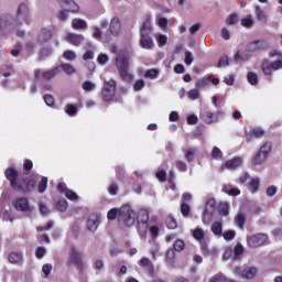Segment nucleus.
<instances>
[{
  "instance_id": "2",
  "label": "nucleus",
  "mask_w": 282,
  "mask_h": 282,
  "mask_svg": "<svg viewBox=\"0 0 282 282\" xmlns=\"http://www.w3.org/2000/svg\"><path fill=\"white\" fill-rule=\"evenodd\" d=\"M4 175L7 180H9L10 185L14 191H22L23 193H28V191H31L36 186V181L31 180L29 181L26 187H24L21 182H19V173L12 167H8L4 172Z\"/></svg>"
},
{
  "instance_id": "57",
  "label": "nucleus",
  "mask_w": 282,
  "mask_h": 282,
  "mask_svg": "<svg viewBox=\"0 0 282 282\" xmlns=\"http://www.w3.org/2000/svg\"><path fill=\"white\" fill-rule=\"evenodd\" d=\"M205 87H208V83L206 82V79L200 78L198 80H196L195 83V88L199 91V89H204Z\"/></svg>"
},
{
  "instance_id": "4",
  "label": "nucleus",
  "mask_w": 282,
  "mask_h": 282,
  "mask_svg": "<svg viewBox=\"0 0 282 282\" xmlns=\"http://www.w3.org/2000/svg\"><path fill=\"white\" fill-rule=\"evenodd\" d=\"M118 221L120 226L124 228H131V226H135V212L131 208L130 205H122L119 208V217Z\"/></svg>"
},
{
  "instance_id": "59",
  "label": "nucleus",
  "mask_w": 282,
  "mask_h": 282,
  "mask_svg": "<svg viewBox=\"0 0 282 282\" xmlns=\"http://www.w3.org/2000/svg\"><path fill=\"white\" fill-rule=\"evenodd\" d=\"M52 264H50V263H46V264H44L43 267H42V272H43V274H44V278L45 279H47V276L50 275V274H52Z\"/></svg>"
},
{
  "instance_id": "61",
  "label": "nucleus",
  "mask_w": 282,
  "mask_h": 282,
  "mask_svg": "<svg viewBox=\"0 0 282 282\" xmlns=\"http://www.w3.org/2000/svg\"><path fill=\"white\" fill-rule=\"evenodd\" d=\"M97 63H99V65H107V63H109V56L107 54H100L97 57Z\"/></svg>"
},
{
  "instance_id": "54",
  "label": "nucleus",
  "mask_w": 282,
  "mask_h": 282,
  "mask_svg": "<svg viewBox=\"0 0 282 282\" xmlns=\"http://www.w3.org/2000/svg\"><path fill=\"white\" fill-rule=\"evenodd\" d=\"M144 79H138L134 82L133 89L134 91H142L144 89Z\"/></svg>"
},
{
  "instance_id": "47",
  "label": "nucleus",
  "mask_w": 282,
  "mask_h": 282,
  "mask_svg": "<svg viewBox=\"0 0 282 282\" xmlns=\"http://www.w3.org/2000/svg\"><path fill=\"white\" fill-rule=\"evenodd\" d=\"M64 110L68 116H76L78 113V109L75 108L74 105H66Z\"/></svg>"
},
{
  "instance_id": "40",
  "label": "nucleus",
  "mask_w": 282,
  "mask_h": 282,
  "mask_svg": "<svg viewBox=\"0 0 282 282\" xmlns=\"http://www.w3.org/2000/svg\"><path fill=\"white\" fill-rule=\"evenodd\" d=\"M186 96L189 98V100H199L200 94L199 90L195 87L194 89L187 91Z\"/></svg>"
},
{
  "instance_id": "37",
  "label": "nucleus",
  "mask_w": 282,
  "mask_h": 282,
  "mask_svg": "<svg viewBox=\"0 0 282 282\" xmlns=\"http://www.w3.org/2000/svg\"><path fill=\"white\" fill-rule=\"evenodd\" d=\"M104 89H107L108 91H112V94H116V80H105L104 82Z\"/></svg>"
},
{
  "instance_id": "34",
  "label": "nucleus",
  "mask_w": 282,
  "mask_h": 282,
  "mask_svg": "<svg viewBox=\"0 0 282 282\" xmlns=\"http://www.w3.org/2000/svg\"><path fill=\"white\" fill-rule=\"evenodd\" d=\"M0 217L4 221H14V218L12 217V215H10V212L8 209H4L3 207H0Z\"/></svg>"
},
{
  "instance_id": "8",
  "label": "nucleus",
  "mask_w": 282,
  "mask_h": 282,
  "mask_svg": "<svg viewBox=\"0 0 282 282\" xmlns=\"http://www.w3.org/2000/svg\"><path fill=\"white\" fill-rule=\"evenodd\" d=\"M270 151H272V143L265 142L258 153L253 156V164H257L258 166H261L265 164V161L268 160V155H270Z\"/></svg>"
},
{
  "instance_id": "26",
  "label": "nucleus",
  "mask_w": 282,
  "mask_h": 282,
  "mask_svg": "<svg viewBox=\"0 0 282 282\" xmlns=\"http://www.w3.org/2000/svg\"><path fill=\"white\" fill-rule=\"evenodd\" d=\"M212 232L215 235V237H223L224 234V224L219 221H215L212 227Z\"/></svg>"
},
{
  "instance_id": "43",
  "label": "nucleus",
  "mask_w": 282,
  "mask_h": 282,
  "mask_svg": "<svg viewBox=\"0 0 282 282\" xmlns=\"http://www.w3.org/2000/svg\"><path fill=\"white\" fill-rule=\"evenodd\" d=\"M232 252L234 259H238L239 257H241V254H243V246H241V243H237Z\"/></svg>"
},
{
  "instance_id": "45",
  "label": "nucleus",
  "mask_w": 282,
  "mask_h": 282,
  "mask_svg": "<svg viewBox=\"0 0 282 282\" xmlns=\"http://www.w3.org/2000/svg\"><path fill=\"white\" fill-rule=\"evenodd\" d=\"M165 259L169 265H173V261L175 259V251H173L172 249H169L165 253Z\"/></svg>"
},
{
  "instance_id": "27",
  "label": "nucleus",
  "mask_w": 282,
  "mask_h": 282,
  "mask_svg": "<svg viewBox=\"0 0 282 282\" xmlns=\"http://www.w3.org/2000/svg\"><path fill=\"white\" fill-rule=\"evenodd\" d=\"M139 265L141 268H144L145 270H149V272H153V262L151 261V259L149 258H142L140 261H139Z\"/></svg>"
},
{
  "instance_id": "48",
  "label": "nucleus",
  "mask_w": 282,
  "mask_h": 282,
  "mask_svg": "<svg viewBox=\"0 0 282 282\" xmlns=\"http://www.w3.org/2000/svg\"><path fill=\"white\" fill-rule=\"evenodd\" d=\"M39 210L43 217H47V215H50V208H47V205L45 203L39 204Z\"/></svg>"
},
{
  "instance_id": "58",
  "label": "nucleus",
  "mask_w": 282,
  "mask_h": 282,
  "mask_svg": "<svg viewBox=\"0 0 282 282\" xmlns=\"http://www.w3.org/2000/svg\"><path fill=\"white\" fill-rule=\"evenodd\" d=\"M237 21H239V15L237 14H230L227 19H226V23L227 25H235V23H237Z\"/></svg>"
},
{
  "instance_id": "31",
  "label": "nucleus",
  "mask_w": 282,
  "mask_h": 282,
  "mask_svg": "<svg viewBox=\"0 0 282 282\" xmlns=\"http://www.w3.org/2000/svg\"><path fill=\"white\" fill-rule=\"evenodd\" d=\"M160 76V70L158 68H150L145 70L144 77L150 80H155Z\"/></svg>"
},
{
  "instance_id": "1",
  "label": "nucleus",
  "mask_w": 282,
  "mask_h": 282,
  "mask_svg": "<svg viewBox=\"0 0 282 282\" xmlns=\"http://www.w3.org/2000/svg\"><path fill=\"white\" fill-rule=\"evenodd\" d=\"M115 63L121 78H123L124 80H133V75L131 74V72H129V65L131 64L130 52H117Z\"/></svg>"
},
{
  "instance_id": "23",
  "label": "nucleus",
  "mask_w": 282,
  "mask_h": 282,
  "mask_svg": "<svg viewBox=\"0 0 282 282\" xmlns=\"http://www.w3.org/2000/svg\"><path fill=\"white\" fill-rule=\"evenodd\" d=\"M52 39V30L50 29H42L37 34V41L39 43H47Z\"/></svg>"
},
{
  "instance_id": "38",
  "label": "nucleus",
  "mask_w": 282,
  "mask_h": 282,
  "mask_svg": "<svg viewBox=\"0 0 282 282\" xmlns=\"http://www.w3.org/2000/svg\"><path fill=\"white\" fill-rule=\"evenodd\" d=\"M113 96H116V93H113V90H107V88H102V100H105V102H109V100H112Z\"/></svg>"
},
{
  "instance_id": "28",
  "label": "nucleus",
  "mask_w": 282,
  "mask_h": 282,
  "mask_svg": "<svg viewBox=\"0 0 282 282\" xmlns=\"http://www.w3.org/2000/svg\"><path fill=\"white\" fill-rule=\"evenodd\" d=\"M154 39L159 45V47H164L166 43H169V37L162 33H155Z\"/></svg>"
},
{
  "instance_id": "60",
  "label": "nucleus",
  "mask_w": 282,
  "mask_h": 282,
  "mask_svg": "<svg viewBox=\"0 0 282 282\" xmlns=\"http://www.w3.org/2000/svg\"><path fill=\"white\" fill-rule=\"evenodd\" d=\"M56 208H57V210H61L62 213H63L64 210H66V209H67V200H65V199H59V200L56 203Z\"/></svg>"
},
{
  "instance_id": "46",
  "label": "nucleus",
  "mask_w": 282,
  "mask_h": 282,
  "mask_svg": "<svg viewBox=\"0 0 282 282\" xmlns=\"http://www.w3.org/2000/svg\"><path fill=\"white\" fill-rule=\"evenodd\" d=\"M47 189V177L43 176L41 182L39 183L37 191L39 193H45Z\"/></svg>"
},
{
  "instance_id": "55",
  "label": "nucleus",
  "mask_w": 282,
  "mask_h": 282,
  "mask_svg": "<svg viewBox=\"0 0 282 282\" xmlns=\"http://www.w3.org/2000/svg\"><path fill=\"white\" fill-rule=\"evenodd\" d=\"M232 254H234L232 248L227 247L224 251L223 260L228 261V260L232 259Z\"/></svg>"
},
{
  "instance_id": "62",
  "label": "nucleus",
  "mask_w": 282,
  "mask_h": 282,
  "mask_svg": "<svg viewBox=\"0 0 282 282\" xmlns=\"http://www.w3.org/2000/svg\"><path fill=\"white\" fill-rule=\"evenodd\" d=\"M224 281H226V278H224V273H217L209 279V282H224Z\"/></svg>"
},
{
  "instance_id": "21",
  "label": "nucleus",
  "mask_w": 282,
  "mask_h": 282,
  "mask_svg": "<svg viewBox=\"0 0 282 282\" xmlns=\"http://www.w3.org/2000/svg\"><path fill=\"white\" fill-rule=\"evenodd\" d=\"M109 30L112 36H118V34H120V31L122 30V24H120V19L112 18L109 24Z\"/></svg>"
},
{
  "instance_id": "11",
  "label": "nucleus",
  "mask_w": 282,
  "mask_h": 282,
  "mask_svg": "<svg viewBox=\"0 0 282 282\" xmlns=\"http://www.w3.org/2000/svg\"><path fill=\"white\" fill-rule=\"evenodd\" d=\"M13 206L15 210L25 213L26 215H30L34 210V207L30 205V200H28L25 197L15 199Z\"/></svg>"
},
{
  "instance_id": "20",
  "label": "nucleus",
  "mask_w": 282,
  "mask_h": 282,
  "mask_svg": "<svg viewBox=\"0 0 282 282\" xmlns=\"http://www.w3.org/2000/svg\"><path fill=\"white\" fill-rule=\"evenodd\" d=\"M268 47H270V44L265 40H257L250 44L251 52H261L268 50Z\"/></svg>"
},
{
  "instance_id": "15",
  "label": "nucleus",
  "mask_w": 282,
  "mask_h": 282,
  "mask_svg": "<svg viewBox=\"0 0 282 282\" xmlns=\"http://www.w3.org/2000/svg\"><path fill=\"white\" fill-rule=\"evenodd\" d=\"M65 41H67V43H70V45H75L76 47H78V45H82L85 42V35L77 33H67L65 36Z\"/></svg>"
},
{
  "instance_id": "19",
  "label": "nucleus",
  "mask_w": 282,
  "mask_h": 282,
  "mask_svg": "<svg viewBox=\"0 0 282 282\" xmlns=\"http://www.w3.org/2000/svg\"><path fill=\"white\" fill-rule=\"evenodd\" d=\"M58 3H61V6H67V10L73 14H78V12H80V6L74 0H58Z\"/></svg>"
},
{
  "instance_id": "16",
  "label": "nucleus",
  "mask_w": 282,
  "mask_h": 282,
  "mask_svg": "<svg viewBox=\"0 0 282 282\" xmlns=\"http://www.w3.org/2000/svg\"><path fill=\"white\" fill-rule=\"evenodd\" d=\"M7 259L11 265H23V253L19 251L9 252Z\"/></svg>"
},
{
  "instance_id": "53",
  "label": "nucleus",
  "mask_w": 282,
  "mask_h": 282,
  "mask_svg": "<svg viewBox=\"0 0 282 282\" xmlns=\"http://www.w3.org/2000/svg\"><path fill=\"white\" fill-rule=\"evenodd\" d=\"M57 19L59 21H67L69 19V11L67 9H64L57 13Z\"/></svg>"
},
{
  "instance_id": "52",
  "label": "nucleus",
  "mask_w": 282,
  "mask_h": 282,
  "mask_svg": "<svg viewBox=\"0 0 282 282\" xmlns=\"http://www.w3.org/2000/svg\"><path fill=\"white\" fill-rule=\"evenodd\" d=\"M156 24L161 30H166V25H169V19L166 18H156Z\"/></svg>"
},
{
  "instance_id": "35",
  "label": "nucleus",
  "mask_w": 282,
  "mask_h": 282,
  "mask_svg": "<svg viewBox=\"0 0 282 282\" xmlns=\"http://www.w3.org/2000/svg\"><path fill=\"white\" fill-rule=\"evenodd\" d=\"M247 80L250 85H253V86L259 85V76L253 72L248 73Z\"/></svg>"
},
{
  "instance_id": "49",
  "label": "nucleus",
  "mask_w": 282,
  "mask_h": 282,
  "mask_svg": "<svg viewBox=\"0 0 282 282\" xmlns=\"http://www.w3.org/2000/svg\"><path fill=\"white\" fill-rule=\"evenodd\" d=\"M165 224L170 230H175V228H177V221H175V218L173 217H167Z\"/></svg>"
},
{
  "instance_id": "22",
  "label": "nucleus",
  "mask_w": 282,
  "mask_h": 282,
  "mask_svg": "<svg viewBox=\"0 0 282 282\" xmlns=\"http://www.w3.org/2000/svg\"><path fill=\"white\" fill-rule=\"evenodd\" d=\"M30 17V7L25 3H21L17 10V18L22 19V21H28Z\"/></svg>"
},
{
  "instance_id": "44",
  "label": "nucleus",
  "mask_w": 282,
  "mask_h": 282,
  "mask_svg": "<svg viewBox=\"0 0 282 282\" xmlns=\"http://www.w3.org/2000/svg\"><path fill=\"white\" fill-rule=\"evenodd\" d=\"M218 210H219L220 215H224V217H228V214H229L228 203H220L218 206Z\"/></svg>"
},
{
  "instance_id": "36",
  "label": "nucleus",
  "mask_w": 282,
  "mask_h": 282,
  "mask_svg": "<svg viewBox=\"0 0 282 282\" xmlns=\"http://www.w3.org/2000/svg\"><path fill=\"white\" fill-rule=\"evenodd\" d=\"M82 88L84 89V91H95L96 90V84L94 82H90V80H85L82 84Z\"/></svg>"
},
{
  "instance_id": "50",
  "label": "nucleus",
  "mask_w": 282,
  "mask_h": 282,
  "mask_svg": "<svg viewBox=\"0 0 282 282\" xmlns=\"http://www.w3.org/2000/svg\"><path fill=\"white\" fill-rule=\"evenodd\" d=\"M173 248L175 252H182L184 250V240L177 239L174 241Z\"/></svg>"
},
{
  "instance_id": "12",
  "label": "nucleus",
  "mask_w": 282,
  "mask_h": 282,
  "mask_svg": "<svg viewBox=\"0 0 282 282\" xmlns=\"http://www.w3.org/2000/svg\"><path fill=\"white\" fill-rule=\"evenodd\" d=\"M35 78L37 80H41V78H43V80H52L53 78H56V76H58V74H61V67H55L51 70H35Z\"/></svg>"
},
{
  "instance_id": "29",
  "label": "nucleus",
  "mask_w": 282,
  "mask_h": 282,
  "mask_svg": "<svg viewBox=\"0 0 282 282\" xmlns=\"http://www.w3.org/2000/svg\"><path fill=\"white\" fill-rule=\"evenodd\" d=\"M57 67H59L62 69V72H65V74L67 76H72V75L76 74V68L72 64H62Z\"/></svg>"
},
{
  "instance_id": "9",
  "label": "nucleus",
  "mask_w": 282,
  "mask_h": 282,
  "mask_svg": "<svg viewBox=\"0 0 282 282\" xmlns=\"http://www.w3.org/2000/svg\"><path fill=\"white\" fill-rule=\"evenodd\" d=\"M269 241L270 238L265 234H257L247 237V246H249V248H261V246H265Z\"/></svg>"
},
{
  "instance_id": "24",
  "label": "nucleus",
  "mask_w": 282,
  "mask_h": 282,
  "mask_svg": "<svg viewBox=\"0 0 282 282\" xmlns=\"http://www.w3.org/2000/svg\"><path fill=\"white\" fill-rule=\"evenodd\" d=\"M70 25L73 30H87V22L79 18L73 19Z\"/></svg>"
},
{
  "instance_id": "42",
  "label": "nucleus",
  "mask_w": 282,
  "mask_h": 282,
  "mask_svg": "<svg viewBox=\"0 0 282 282\" xmlns=\"http://www.w3.org/2000/svg\"><path fill=\"white\" fill-rule=\"evenodd\" d=\"M205 122L206 124H213L217 122V117L213 112H205Z\"/></svg>"
},
{
  "instance_id": "17",
  "label": "nucleus",
  "mask_w": 282,
  "mask_h": 282,
  "mask_svg": "<svg viewBox=\"0 0 282 282\" xmlns=\"http://www.w3.org/2000/svg\"><path fill=\"white\" fill-rule=\"evenodd\" d=\"M98 226H100V217L96 214L90 215L87 220V230L89 232H96Z\"/></svg>"
},
{
  "instance_id": "64",
  "label": "nucleus",
  "mask_w": 282,
  "mask_h": 282,
  "mask_svg": "<svg viewBox=\"0 0 282 282\" xmlns=\"http://www.w3.org/2000/svg\"><path fill=\"white\" fill-rule=\"evenodd\" d=\"M217 67H228V56H223L217 63Z\"/></svg>"
},
{
  "instance_id": "5",
  "label": "nucleus",
  "mask_w": 282,
  "mask_h": 282,
  "mask_svg": "<svg viewBox=\"0 0 282 282\" xmlns=\"http://www.w3.org/2000/svg\"><path fill=\"white\" fill-rule=\"evenodd\" d=\"M151 32L153 29L149 22L142 24L140 29V45L143 50H151L155 46L153 39H151Z\"/></svg>"
},
{
  "instance_id": "56",
  "label": "nucleus",
  "mask_w": 282,
  "mask_h": 282,
  "mask_svg": "<svg viewBox=\"0 0 282 282\" xmlns=\"http://www.w3.org/2000/svg\"><path fill=\"white\" fill-rule=\"evenodd\" d=\"M44 102L45 105H47V107H54L55 105L54 96L50 94L44 95Z\"/></svg>"
},
{
  "instance_id": "30",
  "label": "nucleus",
  "mask_w": 282,
  "mask_h": 282,
  "mask_svg": "<svg viewBox=\"0 0 282 282\" xmlns=\"http://www.w3.org/2000/svg\"><path fill=\"white\" fill-rule=\"evenodd\" d=\"M260 184H261V181L259 180V177L252 178L249 182V191H250V193H259Z\"/></svg>"
},
{
  "instance_id": "6",
  "label": "nucleus",
  "mask_w": 282,
  "mask_h": 282,
  "mask_svg": "<svg viewBox=\"0 0 282 282\" xmlns=\"http://www.w3.org/2000/svg\"><path fill=\"white\" fill-rule=\"evenodd\" d=\"M138 232L141 237V239H144L147 237V232H149V226L151 221L149 220V210L141 209L138 213Z\"/></svg>"
},
{
  "instance_id": "63",
  "label": "nucleus",
  "mask_w": 282,
  "mask_h": 282,
  "mask_svg": "<svg viewBox=\"0 0 282 282\" xmlns=\"http://www.w3.org/2000/svg\"><path fill=\"white\" fill-rule=\"evenodd\" d=\"M236 232L234 230H229L223 234V237L226 241H231V239H235Z\"/></svg>"
},
{
  "instance_id": "25",
  "label": "nucleus",
  "mask_w": 282,
  "mask_h": 282,
  "mask_svg": "<svg viewBox=\"0 0 282 282\" xmlns=\"http://www.w3.org/2000/svg\"><path fill=\"white\" fill-rule=\"evenodd\" d=\"M242 164L241 158H234L225 163L226 169L229 171H235V169H239Z\"/></svg>"
},
{
  "instance_id": "14",
  "label": "nucleus",
  "mask_w": 282,
  "mask_h": 282,
  "mask_svg": "<svg viewBox=\"0 0 282 282\" xmlns=\"http://www.w3.org/2000/svg\"><path fill=\"white\" fill-rule=\"evenodd\" d=\"M21 22L14 19L12 15H0V30H8L10 28H17Z\"/></svg>"
},
{
  "instance_id": "10",
  "label": "nucleus",
  "mask_w": 282,
  "mask_h": 282,
  "mask_svg": "<svg viewBox=\"0 0 282 282\" xmlns=\"http://www.w3.org/2000/svg\"><path fill=\"white\" fill-rule=\"evenodd\" d=\"M213 213H215V198H209L205 203V207L203 209V223L210 224L213 219Z\"/></svg>"
},
{
  "instance_id": "41",
  "label": "nucleus",
  "mask_w": 282,
  "mask_h": 282,
  "mask_svg": "<svg viewBox=\"0 0 282 282\" xmlns=\"http://www.w3.org/2000/svg\"><path fill=\"white\" fill-rule=\"evenodd\" d=\"M235 223L238 227L243 228L246 225V215L239 213L235 218Z\"/></svg>"
},
{
  "instance_id": "3",
  "label": "nucleus",
  "mask_w": 282,
  "mask_h": 282,
  "mask_svg": "<svg viewBox=\"0 0 282 282\" xmlns=\"http://www.w3.org/2000/svg\"><path fill=\"white\" fill-rule=\"evenodd\" d=\"M66 265L68 268H77V270H85V259H83V251L78 247H69Z\"/></svg>"
},
{
  "instance_id": "7",
  "label": "nucleus",
  "mask_w": 282,
  "mask_h": 282,
  "mask_svg": "<svg viewBox=\"0 0 282 282\" xmlns=\"http://www.w3.org/2000/svg\"><path fill=\"white\" fill-rule=\"evenodd\" d=\"M234 274L239 279H245V281H252V279H257L259 269L257 267H235Z\"/></svg>"
},
{
  "instance_id": "51",
  "label": "nucleus",
  "mask_w": 282,
  "mask_h": 282,
  "mask_svg": "<svg viewBox=\"0 0 282 282\" xmlns=\"http://www.w3.org/2000/svg\"><path fill=\"white\" fill-rule=\"evenodd\" d=\"M108 219L113 220L116 217H120V209L118 208H112L108 212L107 215Z\"/></svg>"
},
{
  "instance_id": "13",
  "label": "nucleus",
  "mask_w": 282,
  "mask_h": 282,
  "mask_svg": "<svg viewBox=\"0 0 282 282\" xmlns=\"http://www.w3.org/2000/svg\"><path fill=\"white\" fill-rule=\"evenodd\" d=\"M192 236L194 237V239H196V241L200 242V250H203V252L205 254H210V250L208 249V245H206V242H204V237H206V234L204 232V229L196 228V229L192 230Z\"/></svg>"
},
{
  "instance_id": "18",
  "label": "nucleus",
  "mask_w": 282,
  "mask_h": 282,
  "mask_svg": "<svg viewBox=\"0 0 282 282\" xmlns=\"http://www.w3.org/2000/svg\"><path fill=\"white\" fill-rule=\"evenodd\" d=\"M57 191H59V193H64L65 197L70 199V202H76V199H78V195L74 191L67 189V185H65V183H59L57 185Z\"/></svg>"
},
{
  "instance_id": "32",
  "label": "nucleus",
  "mask_w": 282,
  "mask_h": 282,
  "mask_svg": "<svg viewBox=\"0 0 282 282\" xmlns=\"http://www.w3.org/2000/svg\"><path fill=\"white\" fill-rule=\"evenodd\" d=\"M256 17L258 21H261V23H265V21H268V14H265L259 6L256 7Z\"/></svg>"
},
{
  "instance_id": "33",
  "label": "nucleus",
  "mask_w": 282,
  "mask_h": 282,
  "mask_svg": "<svg viewBox=\"0 0 282 282\" xmlns=\"http://www.w3.org/2000/svg\"><path fill=\"white\" fill-rule=\"evenodd\" d=\"M242 28H252L254 25V20H252V15L248 14L247 17L240 20Z\"/></svg>"
},
{
  "instance_id": "39",
  "label": "nucleus",
  "mask_w": 282,
  "mask_h": 282,
  "mask_svg": "<svg viewBox=\"0 0 282 282\" xmlns=\"http://www.w3.org/2000/svg\"><path fill=\"white\" fill-rule=\"evenodd\" d=\"M63 58H65V61H69L70 63L76 61V52L72 51V50H66L63 53Z\"/></svg>"
}]
</instances>
